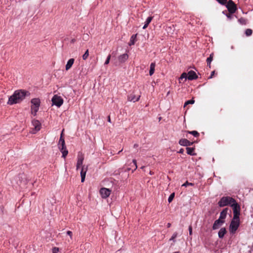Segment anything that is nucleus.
Masks as SVG:
<instances>
[{
  "label": "nucleus",
  "mask_w": 253,
  "mask_h": 253,
  "mask_svg": "<svg viewBox=\"0 0 253 253\" xmlns=\"http://www.w3.org/2000/svg\"><path fill=\"white\" fill-rule=\"evenodd\" d=\"M194 148H191V147H187L186 148V151H187V153L188 154V155H191V156H194L196 155L195 153H194Z\"/></svg>",
  "instance_id": "24"
},
{
  "label": "nucleus",
  "mask_w": 253,
  "mask_h": 253,
  "mask_svg": "<svg viewBox=\"0 0 253 253\" xmlns=\"http://www.w3.org/2000/svg\"><path fill=\"white\" fill-rule=\"evenodd\" d=\"M107 120H108V121L109 123H111V118H110V116H108Z\"/></svg>",
  "instance_id": "44"
},
{
  "label": "nucleus",
  "mask_w": 253,
  "mask_h": 253,
  "mask_svg": "<svg viewBox=\"0 0 253 253\" xmlns=\"http://www.w3.org/2000/svg\"><path fill=\"white\" fill-rule=\"evenodd\" d=\"M174 196H175V194L174 193H171L170 196H169V198H168V202L170 203L172 202V201L173 200L174 197Z\"/></svg>",
  "instance_id": "30"
},
{
  "label": "nucleus",
  "mask_w": 253,
  "mask_h": 253,
  "mask_svg": "<svg viewBox=\"0 0 253 253\" xmlns=\"http://www.w3.org/2000/svg\"><path fill=\"white\" fill-rule=\"evenodd\" d=\"M253 33V31L251 29H248L245 31V34L247 36H251Z\"/></svg>",
  "instance_id": "29"
},
{
  "label": "nucleus",
  "mask_w": 253,
  "mask_h": 253,
  "mask_svg": "<svg viewBox=\"0 0 253 253\" xmlns=\"http://www.w3.org/2000/svg\"><path fill=\"white\" fill-rule=\"evenodd\" d=\"M240 218L234 219V218H233L229 225V229L230 233L232 234L235 233L240 226Z\"/></svg>",
  "instance_id": "5"
},
{
  "label": "nucleus",
  "mask_w": 253,
  "mask_h": 253,
  "mask_svg": "<svg viewBox=\"0 0 253 253\" xmlns=\"http://www.w3.org/2000/svg\"><path fill=\"white\" fill-rule=\"evenodd\" d=\"M188 133L194 135L195 137H198L199 136V133L198 131L196 130L193 131H187Z\"/></svg>",
  "instance_id": "27"
},
{
  "label": "nucleus",
  "mask_w": 253,
  "mask_h": 253,
  "mask_svg": "<svg viewBox=\"0 0 253 253\" xmlns=\"http://www.w3.org/2000/svg\"><path fill=\"white\" fill-rule=\"evenodd\" d=\"M214 56L213 53H211L210 56L207 59V66H209L210 68H211V61L213 60V58Z\"/></svg>",
  "instance_id": "21"
},
{
  "label": "nucleus",
  "mask_w": 253,
  "mask_h": 253,
  "mask_svg": "<svg viewBox=\"0 0 253 253\" xmlns=\"http://www.w3.org/2000/svg\"><path fill=\"white\" fill-rule=\"evenodd\" d=\"M188 229L189 231V234L190 235H191L192 234V227L191 225L189 226Z\"/></svg>",
  "instance_id": "39"
},
{
  "label": "nucleus",
  "mask_w": 253,
  "mask_h": 253,
  "mask_svg": "<svg viewBox=\"0 0 253 253\" xmlns=\"http://www.w3.org/2000/svg\"><path fill=\"white\" fill-rule=\"evenodd\" d=\"M171 226V224L170 223H168L167 224V227L169 228Z\"/></svg>",
  "instance_id": "46"
},
{
  "label": "nucleus",
  "mask_w": 253,
  "mask_h": 253,
  "mask_svg": "<svg viewBox=\"0 0 253 253\" xmlns=\"http://www.w3.org/2000/svg\"><path fill=\"white\" fill-rule=\"evenodd\" d=\"M148 25H149L146 24V23H145V24H144V26L143 27V29H145L148 27Z\"/></svg>",
  "instance_id": "42"
},
{
  "label": "nucleus",
  "mask_w": 253,
  "mask_h": 253,
  "mask_svg": "<svg viewBox=\"0 0 253 253\" xmlns=\"http://www.w3.org/2000/svg\"><path fill=\"white\" fill-rule=\"evenodd\" d=\"M136 35H133L131 37L130 40V42H129V45H132L134 44L135 42V39H136Z\"/></svg>",
  "instance_id": "25"
},
{
  "label": "nucleus",
  "mask_w": 253,
  "mask_h": 253,
  "mask_svg": "<svg viewBox=\"0 0 253 253\" xmlns=\"http://www.w3.org/2000/svg\"><path fill=\"white\" fill-rule=\"evenodd\" d=\"M52 102L53 105L59 107L63 103V99L60 96L54 95L52 98Z\"/></svg>",
  "instance_id": "8"
},
{
  "label": "nucleus",
  "mask_w": 253,
  "mask_h": 253,
  "mask_svg": "<svg viewBox=\"0 0 253 253\" xmlns=\"http://www.w3.org/2000/svg\"><path fill=\"white\" fill-rule=\"evenodd\" d=\"M67 235H68L70 236V238H71V239H72V232L71 231H68L67 232Z\"/></svg>",
  "instance_id": "40"
},
{
  "label": "nucleus",
  "mask_w": 253,
  "mask_h": 253,
  "mask_svg": "<svg viewBox=\"0 0 253 253\" xmlns=\"http://www.w3.org/2000/svg\"><path fill=\"white\" fill-rule=\"evenodd\" d=\"M194 184L193 183L188 182L187 181L185 182L183 184H182V186L186 187L187 186H193Z\"/></svg>",
  "instance_id": "32"
},
{
  "label": "nucleus",
  "mask_w": 253,
  "mask_h": 253,
  "mask_svg": "<svg viewBox=\"0 0 253 253\" xmlns=\"http://www.w3.org/2000/svg\"><path fill=\"white\" fill-rule=\"evenodd\" d=\"M59 252V249L56 247H54L52 249V253H57Z\"/></svg>",
  "instance_id": "37"
},
{
  "label": "nucleus",
  "mask_w": 253,
  "mask_h": 253,
  "mask_svg": "<svg viewBox=\"0 0 253 253\" xmlns=\"http://www.w3.org/2000/svg\"><path fill=\"white\" fill-rule=\"evenodd\" d=\"M63 131L64 129L62 130V132L60 135V139L58 142V147L60 148V146H62L63 148H65V142L64 139L63 138Z\"/></svg>",
  "instance_id": "13"
},
{
  "label": "nucleus",
  "mask_w": 253,
  "mask_h": 253,
  "mask_svg": "<svg viewBox=\"0 0 253 253\" xmlns=\"http://www.w3.org/2000/svg\"><path fill=\"white\" fill-rule=\"evenodd\" d=\"M239 21L240 22V23L243 25H245L246 24V20L244 19V18H240V19H239Z\"/></svg>",
  "instance_id": "33"
},
{
  "label": "nucleus",
  "mask_w": 253,
  "mask_h": 253,
  "mask_svg": "<svg viewBox=\"0 0 253 253\" xmlns=\"http://www.w3.org/2000/svg\"><path fill=\"white\" fill-rule=\"evenodd\" d=\"M236 200L232 197L229 196H224L222 197L218 202V205L220 207H223L226 206H230L235 203Z\"/></svg>",
  "instance_id": "2"
},
{
  "label": "nucleus",
  "mask_w": 253,
  "mask_h": 253,
  "mask_svg": "<svg viewBox=\"0 0 253 253\" xmlns=\"http://www.w3.org/2000/svg\"><path fill=\"white\" fill-rule=\"evenodd\" d=\"M110 58H111V55L109 54L107 56V59H106V61L105 62V63H104L105 65H107V64H108L109 63V62H110Z\"/></svg>",
  "instance_id": "35"
},
{
  "label": "nucleus",
  "mask_w": 253,
  "mask_h": 253,
  "mask_svg": "<svg viewBox=\"0 0 253 253\" xmlns=\"http://www.w3.org/2000/svg\"><path fill=\"white\" fill-rule=\"evenodd\" d=\"M215 73V71H213L211 73V76L209 77V79H211L213 76H214V74Z\"/></svg>",
  "instance_id": "41"
},
{
  "label": "nucleus",
  "mask_w": 253,
  "mask_h": 253,
  "mask_svg": "<svg viewBox=\"0 0 253 253\" xmlns=\"http://www.w3.org/2000/svg\"><path fill=\"white\" fill-rule=\"evenodd\" d=\"M224 222V220H221L218 218L214 221L212 226V229L216 230L218 229Z\"/></svg>",
  "instance_id": "11"
},
{
  "label": "nucleus",
  "mask_w": 253,
  "mask_h": 253,
  "mask_svg": "<svg viewBox=\"0 0 253 253\" xmlns=\"http://www.w3.org/2000/svg\"><path fill=\"white\" fill-rule=\"evenodd\" d=\"M59 149L62 153V157L65 158L68 154V151L66 149V147H65V148H63L62 146H60V148H59Z\"/></svg>",
  "instance_id": "22"
},
{
  "label": "nucleus",
  "mask_w": 253,
  "mask_h": 253,
  "mask_svg": "<svg viewBox=\"0 0 253 253\" xmlns=\"http://www.w3.org/2000/svg\"><path fill=\"white\" fill-rule=\"evenodd\" d=\"M77 163L76 165V169L78 170L80 166H81L83 165L84 160V154L81 152H79L78 154V157H77Z\"/></svg>",
  "instance_id": "9"
},
{
  "label": "nucleus",
  "mask_w": 253,
  "mask_h": 253,
  "mask_svg": "<svg viewBox=\"0 0 253 253\" xmlns=\"http://www.w3.org/2000/svg\"><path fill=\"white\" fill-rule=\"evenodd\" d=\"M88 55H89L88 50L87 49L86 51L85 52V53L83 55V59L84 60H86L87 58V57H88Z\"/></svg>",
  "instance_id": "31"
},
{
  "label": "nucleus",
  "mask_w": 253,
  "mask_h": 253,
  "mask_svg": "<svg viewBox=\"0 0 253 253\" xmlns=\"http://www.w3.org/2000/svg\"><path fill=\"white\" fill-rule=\"evenodd\" d=\"M128 55L126 53L123 54L122 55H121L119 58L118 59L121 63H124L125 62L128 58Z\"/></svg>",
  "instance_id": "19"
},
{
  "label": "nucleus",
  "mask_w": 253,
  "mask_h": 253,
  "mask_svg": "<svg viewBox=\"0 0 253 253\" xmlns=\"http://www.w3.org/2000/svg\"><path fill=\"white\" fill-rule=\"evenodd\" d=\"M218 2L222 5H225L227 8L229 12L231 14H233L235 12L237 7L236 4L231 0H229L227 2V0H216Z\"/></svg>",
  "instance_id": "3"
},
{
  "label": "nucleus",
  "mask_w": 253,
  "mask_h": 253,
  "mask_svg": "<svg viewBox=\"0 0 253 253\" xmlns=\"http://www.w3.org/2000/svg\"><path fill=\"white\" fill-rule=\"evenodd\" d=\"M100 193L102 198L105 199L110 196L111 190L106 188H102L100 190Z\"/></svg>",
  "instance_id": "10"
},
{
  "label": "nucleus",
  "mask_w": 253,
  "mask_h": 253,
  "mask_svg": "<svg viewBox=\"0 0 253 253\" xmlns=\"http://www.w3.org/2000/svg\"><path fill=\"white\" fill-rule=\"evenodd\" d=\"M187 79H188L187 74L186 73H183L179 78V82L180 83L181 81H182L183 79H185L184 81H185Z\"/></svg>",
  "instance_id": "26"
},
{
  "label": "nucleus",
  "mask_w": 253,
  "mask_h": 253,
  "mask_svg": "<svg viewBox=\"0 0 253 253\" xmlns=\"http://www.w3.org/2000/svg\"><path fill=\"white\" fill-rule=\"evenodd\" d=\"M177 236V233L176 232L174 233L172 237L170 239V240H174V239L176 238Z\"/></svg>",
  "instance_id": "36"
},
{
  "label": "nucleus",
  "mask_w": 253,
  "mask_h": 253,
  "mask_svg": "<svg viewBox=\"0 0 253 253\" xmlns=\"http://www.w3.org/2000/svg\"><path fill=\"white\" fill-rule=\"evenodd\" d=\"M74 61L75 59L74 58H71L68 61L65 66V69L66 71L69 70L72 67L74 63Z\"/></svg>",
  "instance_id": "18"
},
{
  "label": "nucleus",
  "mask_w": 253,
  "mask_h": 253,
  "mask_svg": "<svg viewBox=\"0 0 253 253\" xmlns=\"http://www.w3.org/2000/svg\"><path fill=\"white\" fill-rule=\"evenodd\" d=\"M228 210H229V209L228 208H226L224 209L220 212L219 219H221V220H224L225 218L226 217V215H227V212H228Z\"/></svg>",
  "instance_id": "17"
},
{
  "label": "nucleus",
  "mask_w": 253,
  "mask_h": 253,
  "mask_svg": "<svg viewBox=\"0 0 253 253\" xmlns=\"http://www.w3.org/2000/svg\"><path fill=\"white\" fill-rule=\"evenodd\" d=\"M137 147H138V144H135L133 146L134 148H137Z\"/></svg>",
  "instance_id": "45"
},
{
  "label": "nucleus",
  "mask_w": 253,
  "mask_h": 253,
  "mask_svg": "<svg viewBox=\"0 0 253 253\" xmlns=\"http://www.w3.org/2000/svg\"><path fill=\"white\" fill-rule=\"evenodd\" d=\"M152 18H153L152 17H148L147 18V19H146V20L145 23H146V24L149 25L150 24V23L151 22V21L152 20Z\"/></svg>",
  "instance_id": "34"
},
{
  "label": "nucleus",
  "mask_w": 253,
  "mask_h": 253,
  "mask_svg": "<svg viewBox=\"0 0 253 253\" xmlns=\"http://www.w3.org/2000/svg\"><path fill=\"white\" fill-rule=\"evenodd\" d=\"M122 151H123V149H122L121 150H120V151L118 152V154H119L120 153H121V152Z\"/></svg>",
  "instance_id": "47"
},
{
  "label": "nucleus",
  "mask_w": 253,
  "mask_h": 253,
  "mask_svg": "<svg viewBox=\"0 0 253 253\" xmlns=\"http://www.w3.org/2000/svg\"><path fill=\"white\" fill-rule=\"evenodd\" d=\"M156 66V64L155 62L151 63L150 67V71H149V75L150 76H152L155 72V68Z\"/></svg>",
  "instance_id": "23"
},
{
  "label": "nucleus",
  "mask_w": 253,
  "mask_h": 253,
  "mask_svg": "<svg viewBox=\"0 0 253 253\" xmlns=\"http://www.w3.org/2000/svg\"><path fill=\"white\" fill-rule=\"evenodd\" d=\"M193 142H190V141L186 139H181L179 141V144L180 145L184 146H191L193 144Z\"/></svg>",
  "instance_id": "14"
},
{
  "label": "nucleus",
  "mask_w": 253,
  "mask_h": 253,
  "mask_svg": "<svg viewBox=\"0 0 253 253\" xmlns=\"http://www.w3.org/2000/svg\"><path fill=\"white\" fill-rule=\"evenodd\" d=\"M30 93L25 90H17L14 91V93L10 96L7 102L9 105H13L21 102L25 99L26 96H29Z\"/></svg>",
  "instance_id": "1"
},
{
  "label": "nucleus",
  "mask_w": 253,
  "mask_h": 253,
  "mask_svg": "<svg viewBox=\"0 0 253 253\" xmlns=\"http://www.w3.org/2000/svg\"><path fill=\"white\" fill-rule=\"evenodd\" d=\"M233 210V217L234 219L240 218L241 208L240 206L236 202L231 205Z\"/></svg>",
  "instance_id": "6"
},
{
  "label": "nucleus",
  "mask_w": 253,
  "mask_h": 253,
  "mask_svg": "<svg viewBox=\"0 0 253 253\" xmlns=\"http://www.w3.org/2000/svg\"><path fill=\"white\" fill-rule=\"evenodd\" d=\"M33 128L30 131L31 133L35 134L37 131H39L41 128V124L39 121L34 119L32 121Z\"/></svg>",
  "instance_id": "7"
},
{
  "label": "nucleus",
  "mask_w": 253,
  "mask_h": 253,
  "mask_svg": "<svg viewBox=\"0 0 253 253\" xmlns=\"http://www.w3.org/2000/svg\"><path fill=\"white\" fill-rule=\"evenodd\" d=\"M227 231L225 228H221L218 233V235L219 238H222Z\"/></svg>",
  "instance_id": "20"
},
{
  "label": "nucleus",
  "mask_w": 253,
  "mask_h": 253,
  "mask_svg": "<svg viewBox=\"0 0 253 253\" xmlns=\"http://www.w3.org/2000/svg\"><path fill=\"white\" fill-rule=\"evenodd\" d=\"M140 97V95L136 96L134 93H131L128 96V100L133 101V102L138 101Z\"/></svg>",
  "instance_id": "16"
},
{
  "label": "nucleus",
  "mask_w": 253,
  "mask_h": 253,
  "mask_svg": "<svg viewBox=\"0 0 253 253\" xmlns=\"http://www.w3.org/2000/svg\"><path fill=\"white\" fill-rule=\"evenodd\" d=\"M132 163H133V165L134 166V170H135L137 169V165H136V161L135 160H133Z\"/></svg>",
  "instance_id": "38"
},
{
  "label": "nucleus",
  "mask_w": 253,
  "mask_h": 253,
  "mask_svg": "<svg viewBox=\"0 0 253 253\" xmlns=\"http://www.w3.org/2000/svg\"><path fill=\"white\" fill-rule=\"evenodd\" d=\"M173 253H180V252H174Z\"/></svg>",
  "instance_id": "48"
},
{
  "label": "nucleus",
  "mask_w": 253,
  "mask_h": 253,
  "mask_svg": "<svg viewBox=\"0 0 253 253\" xmlns=\"http://www.w3.org/2000/svg\"><path fill=\"white\" fill-rule=\"evenodd\" d=\"M87 170V167H85L84 166H83L82 168V169L81 171V182H84L85 180V175L86 171Z\"/></svg>",
  "instance_id": "12"
},
{
  "label": "nucleus",
  "mask_w": 253,
  "mask_h": 253,
  "mask_svg": "<svg viewBox=\"0 0 253 253\" xmlns=\"http://www.w3.org/2000/svg\"><path fill=\"white\" fill-rule=\"evenodd\" d=\"M194 102H195V100L193 99H192L191 100H188L185 102L184 107H185L187 105H188L189 104H193L194 103Z\"/></svg>",
  "instance_id": "28"
},
{
  "label": "nucleus",
  "mask_w": 253,
  "mask_h": 253,
  "mask_svg": "<svg viewBox=\"0 0 253 253\" xmlns=\"http://www.w3.org/2000/svg\"><path fill=\"white\" fill-rule=\"evenodd\" d=\"M31 102L32 104L31 106V114L35 116H36L37 113L39 109V107L41 104V101L39 98H36L32 99L31 101Z\"/></svg>",
  "instance_id": "4"
},
{
  "label": "nucleus",
  "mask_w": 253,
  "mask_h": 253,
  "mask_svg": "<svg viewBox=\"0 0 253 253\" xmlns=\"http://www.w3.org/2000/svg\"><path fill=\"white\" fill-rule=\"evenodd\" d=\"M188 75V79L189 80H193L197 79L198 78V76L196 75V73L193 71H190L187 73Z\"/></svg>",
  "instance_id": "15"
},
{
  "label": "nucleus",
  "mask_w": 253,
  "mask_h": 253,
  "mask_svg": "<svg viewBox=\"0 0 253 253\" xmlns=\"http://www.w3.org/2000/svg\"><path fill=\"white\" fill-rule=\"evenodd\" d=\"M179 153L182 154L184 152V149L181 148L180 149V150L178 152Z\"/></svg>",
  "instance_id": "43"
}]
</instances>
